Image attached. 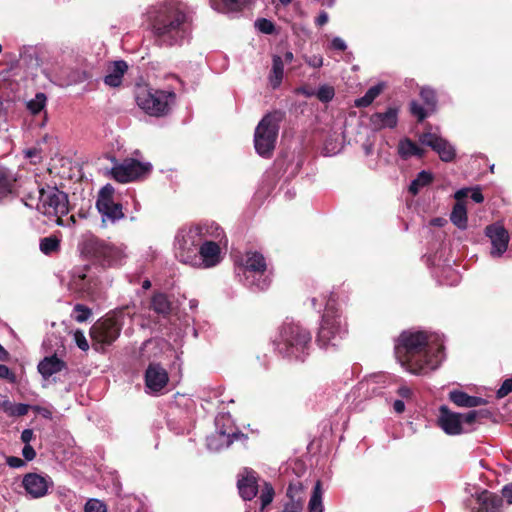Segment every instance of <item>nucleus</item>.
I'll return each mask as SVG.
<instances>
[{
	"label": "nucleus",
	"instance_id": "obj_15",
	"mask_svg": "<svg viewBox=\"0 0 512 512\" xmlns=\"http://www.w3.org/2000/svg\"><path fill=\"white\" fill-rule=\"evenodd\" d=\"M224 237V234L219 239L205 237L198 250V261H196L195 264H191L190 266L207 269L218 265L222 260L220 243Z\"/></svg>",
	"mask_w": 512,
	"mask_h": 512
},
{
	"label": "nucleus",
	"instance_id": "obj_33",
	"mask_svg": "<svg viewBox=\"0 0 512 512\" xmlns=\"http://www.w3.org/2000/svg\"><path fill=\"white\" fill-rule=\"evenodd\" d=\"M151 308L160 315L166 316L171 311V303L164 293H157L151 299Z\"/></svg>",
	"mask_w": 512,
	"mask_h": 512
},
{
	"label": "nucleus",
	"instance_id": "obj_44",
	"mask_svg": "<svg viewBox=\"0 0 512 512\" xmlns=\"http://www.w3.org/2000/svg\"><path fill=\"white\" fill-rule=\"evenodd\" d=\"M251 0H222L228 11H239L246 7Z\"/></svg>",
	"mask_w": 512,
	"mask_h": 512
},
{
	"label": "nucleus",
	"instance_id": "obj_58",
	"mask_svg": "<svg viewBox=\"0 0 512 512\" xmlns=\"http://www.w3.org/2000/svg\"><path fill=\"white\" fill-rule=\"evenodd\" d=\"M471 199L476 203H482L484 200V196L480 190V188L476 187L471 190Z\"/></svg>",
	"mask_w": 512,
	"mask_h": 512
},
{
	"label": "nucleus",
	"instance_id": "obj_54",
	"mask_svg": "<svg viewBox=\"0 0 512 512\" xmlns=\"http://www.w3.org/2000/svg\"><path fill=\"white\" fill-rule=\"evenodd\" d=\"M486 404V400L477 396H468L465 407L472 408Z\"/></svg>",
	"mask_w": 512,
	"mask_h": 512
},
{
	"label": "nucleus",
	"instance_id": "obj_29",
	"mask_svg": "<svg viewBox=\"0 0 512 512\" xmlns=\"http://www.w3.org/2000/svg\"><path fill=\"white\" fill-rule=\"evenodd\" d=\"M423 149L420 148L415 142L410 139H403L398 144V153L403 159H408L412 156L421 157Z\"/></svg>",
	"mask_w": 512,
	"mask_h": 512
},
{
	"label": "nucleus",
	"instance_id": "obj_41",
	"mask_svg": "<svg viewBox=\"0 0 512 512\" xmlns=\"http://www.w3.org/2000/svg\"><path fill=\"white\" fill-rule=\"evenodd\" d=\"M468 396L467 393L460 390H453L449 393V399L459 407H465Z\"/></svg>",
	"mask_w": 512,
	"mask_h": 512
},
{
	"label": "nucleus",
	"instance_id": "obj_60",
	"mask_svg": "<svg viewBox=\"0 0 512 512\" xmlns=\"http://www.w3.org/2000/svg\"><path fill=\"white\" fill-rule=\"evenodd\" d=\"M503 497L509 504H512V483L507 484L502 489Z\"/></svg>",
	"mask_w": 512,
	"mask_h": 512
},
{
	"label": "nucleus",
	"instance_id": "obj_48",
	"mask_svg": "<svg viewBox=\"0 0 512 512\" xmlns=\"http://www.w3.org/2000/svg\"><path fill=\"white\" fill-rule=\"evenodd\" d=\"M10 416H24L29 411V405L24 403H17L10 406Z\"/></svg>",
	"mask_w": 512,
	"mask_h": 512
},
{
	"label": "nucleus",
	"instance_id": "obj_21",
	"mask_svg": "<svg viewBox=\"0 0 512 512\" xmlns=\"http://www.w3.org/2000/svg\"><path fill=\"white\" fill-rule=\"evenodd\" d=\"M422 144L431 147L444 162H451L456 155L454 146L436 133H424L420 137Z\"/></svg>",
	"mask_w": 512,
	"mask_h": 512
},
{
	"label": "nucleus",
	"instance_id": "obj_7",
	"mask_svg": "<svg viewBox=\"0 0 512 512\" xmlns=\"http://www.w3.org/2000/svg\"><path fill=\"white\" fill-rule=\"evenodd\" d=\"M240 281L254 291L265 290L270 286L271 277L264 256L256 251H248L237 268Z\"/></svg>",
	"mask_w": 512,
	"mask_h": 512
},
{
	"label": "nucleus",
	"instance_id": "obj_37",
	"mask_svg": "<svg viewBox=\"0 0 512 512\" xmlns=\"http://www.w3.org/2000/svg\"><path fill=\"white\" fill-rule=\"evenodd\" d=\"M274 498V489L271 484L265 482L260 494L261 511H263Z\"/></svg>",
	"mask_w": 512,
	"mask_h": 512
},
{
	"label": "nucleus",
	"instance_id": "obj_27",
	"mask_svg": "<svg viewBox=\"0 0 512 512\" xmlns=\"http://www.w3.org/2000/svg\"><path fill=\"white\" fill-rule=\"evenodd\" d=\"M15 182L14 173L5 167H0V200L14 191Z\"/></svg>",
	"mask_w": 512,
	"mask_h": 512
},
{
	"label": "nucleus",
	"instance_id": "obj_11",
	"mask_svg": "<svg viewBox=\"0 0 512 512\" xmlns=\"http://www.w3.org/2000/svg\"><path fill=\"white\" fill-rule=\"evenodd\" d=\"M68 289L81 296H93L98 291L99 280L88 265L76 266L69 273Z\"/></svg>",
	"mask_w": 512,
	"mask_h": 512
},
{
	"label": "nucleus",
	"instance_id": "obj_51",
	"mask_svg": "<svg viewBox=\"0 0 512 512\" xmlns=\"http://www.w3.org/2000/svg\"><path fill=\"white\" fill-rule=\"evenodd\" d=\"M330 48L337 51H344L347 48L346 42L338 36L332 38Z\"/></svg>",
	"mask_w": 512,
	"mask_h": 512
},
{
	"label": "nucleus",
	"instance_id": "obj_9",
	"mask_svg": "<svg viewBox=\"0 0 512 512\" xmlns=\"http://www.w3.org/2000/svg\"><path fill=\"white\" fill-rule=\"evenodd\" d=\"M176 95L172 90L154 89L140 86L136 91V103L146 114L162 117L169 113Z\"/></svg>",
	"mask_w": 512,
	"mask_h": 512
},
{
	"label": "nucleus",
	"instance_id": "obj_38",
	"mask_svg": "<svg viewBox=\"0 0 512 512\" xmlns=\"http://www.w3.org/2000/svg\"><path fill=\"white\" fill-rule=\"evenodd\" d=\"M92 311L90 308L83 304H76L73 309V317L74 319L79 322H85L88 320V318L91 316Z\"/></svg>",
	"mask_w": 512,
	"mask_h": 512
},
{
	"label": "nucleus",
	"instance_id": "obj_1",
	"mask_svg": "<svg viewBox=\"0 0 512 512\" xmlns=\"http://www.w3.org/2000/svg\"><path fill=\"white\" fill-rule=\"evenodd\" d=\"M394 354L410 374L427 375L438 369L445 358L444 339L433 331L404 330L395 340Z\"/></svg>",
	"mask_w": 512,
	"mask_h": 512
},
{
	"label": "nucleus",
	"instance_id": "obj_32",
	"mask_svg": "<svg viewBox=\"0 0 512 512\" xmlns=\"http://www.w3.org/2000/svg\"><path fill=\"white\" fill-rule=\"evenodd\" d=\"M323 490L320 481H317L313 487V491L308 503V512H323Z\"/></svg>",
	"mask_w": 512,
	"mask_h": 512
},
{
	"label": "nucleus",
	"instance_id": "obj_13",
	"mask_svg": "<svg viewBox=\"0 0 512 512\" xmlns=\"http://www.w3.org/2000/svg\"><path fill=\"white\" fill-rule=\"evenodd\" d=\"M114 188L112 185L107 184L101 188L96 201V207L101 214L102 223L115 224L117 221L124 218L122 205L115 203L113 200Z\"/></svg>",
	"mask_w": 512,
	"mask_h": 512
},
{
	"label": "nucleus",
	"instance_id": "obj_17",
	"mask_svg": "<svg viewBox=\"0 0 512 512\" xmlns=\"http://www.w3.org/2000/svg\"><path fill=\"white\" fill-rule=\"evenodd\" d=\"M146 392L156 394L162 391L169 381V376L164 367L159 363H150L144 375Z\"/></svg>",
	"mask_w": 512,
	"mask_h": 512
},
{
	"label": "nucleus",
	"instance_id": "obj_12",
	"mask_svg": "<svg viewBox=\"0 0 512 512\" xmlns=\"http://www.w3.org/2000/svg\"><path fill=\"white\" fill-rule=\"evenodd\" d=\"M225 420L224 416L217 417L215 420L217 430L206 438L207 448L212 452H219L230 447L234 441H244L247 438L245 434L232 426L222 429L220 425Z\"/></svg>",
	"mask_w": 512,
	"mask_h": 512
},
{
	"label": "nucleus",
	"instance_id": "obj_56",
	"mask_svg": "<svg viewBox=\"0 0 512 512\" xmlns=\"http://www.w3.org/2000/svg\"><path fill=\"white\" fill-rule=\"evenodd\" d=\"M306 63L313 68H320L323 65V58L321 55H313L311 57H307Z\"/></svg>",
	"mask_w": 512,
	"mask_h": 512
},
{
	"label": "nucleus",
	"instance_id": "obj_19",
	"mask_svg": "<svg viewBox=\"0 0 512 512\" xmlns=\"http://www.w3.org/2000/svg\"><path fill=\"white\" fill-rule=\"evenodd\" d=\"M485 235L491 241L490 254L493 258L501 257L508 248L509 234L507 230L498 223L488 225L485 229Z\"/></svg>",
	"mask_w": 512,
	"mask_h": 512
},
{
	"label": "nucleus",
	"instance_id": "obj_14",
	"mask_svg": "<svg viewBox=\"0 0 512 512\" xmlns=\"http://www.w3.org/2000/svg\"><path fill=\"white\" fill-rule=\"evenodd\" d=\"M152 166L149 162H140L135 159H125L111 169V176L120 183L135 181L148 174Z\"/></svg>",
	"mask_w": 512,
	"mask_h": 512
},
{
	"label": "nucleus",
	"instance_id": "obj_26",
	"mask_svg": "<svg viewBox=\"0 0 512 512\" xmlns=\"http://www.w3.org/2000/svg\"><path fill=\"white\" fill-rule=\"evenodd\" d=\"M37 369L44 379H48L52 375L66 369V363L56 355L47 356L39 362Z\"/></svg>",
	"mask_w": 512,
	"mask_h": 512
},
{
	"label": "nucleus",
	"instance_id": "obj_50",
	"mask_svg": "<svg viewBox=\"0 0 512 512\" xmlns=\"http://www.w3.org/2000/svg\"><path fill=\"white\" fill-rule=\"evenodd\" d=\"M512 392V377L504 380L500 388L497 390L496 395L498 398H503Z\"/></svg>",
	"mask_w": 512,
	"mask_h": 512
},
{
	"label": "nucleus",
	"instance_id": "obj_10",
	"mask_svg": "<svg viewBox=\"0 0 512 512\" xmlns=\"http://www.w3.org/2000/svg\"><path fill=\"white\" fill-rule=\"evenodd\" d=\"M282 117L281 112L274 111L266 114L258 123L254 133V147L261 157L269 158L272 155Z\"/></svg>",
	"mask_w": 512,
	"mask_h": 512
},
{
	"label": "nucleus",
	"instance_id": "obj_43",
	"mask_svg": "<svg viewBox=\"0 0 512 512\" xmlns=\"http://www.w3.org/2000/svg\"><path fill=\"white\" fill-rule=\"evenodd\" d=\"M255 26L260 32L265 34H272L275 31V25L273 22L265 18L258 19L255 22Z\"/></svg>",
	"mask_w": 512,
	"mask_h": 512
},
{
	"label": "nucleus",
	"instance_id": "obj_61",
	"mask_svg": "<svg viewBox=\"0 0 512 512\" xmlns=\"http://www.w3.org/2000/svg\"><path fill=\"white\" fill-rule=\"evenodd\" d=\"M397 393L402 398L408 399L412 395V390L408 386H401V387L398 388Z\"/></svg>",
	"mask_w": 512,
	"mask_h": 512
},
{
	"label": "nucleus",
	"instance_id": "obj_39",
	"mask_svg": "<svg viewBox=\"0 0 512 512\" xmlns=\"http://www.w3.org/2000/svg\"><path fill=\"white\" fill-rule=\"evenodd\" d=\"M420 96L424 103L433 110L437 103L436 93L430 87H423L420 91Z\"/></svg>",
	"mask_w": 512,
	"mask_h": 512
},
{
	"label": "nucleus",
	"instance_id": "obj_4",
	"mask_svg": "<svg viewBox=\"0 0 512 512\" xmlns=\"http://www.w3.org/2000/svg\"><path fill=\"white\" fill-rule=\"evenodd\" d=\"M274 351L290 361L304 362L312 349L311 332L298 322L284 321L272 338Z\"/></svg>",
	"mask_w": 512,
	"mask_h": 512
},
{
	"label": "nucleus",
	"instance_id": "obj_36",
	"mask_svg": "<svg viewBox=\"0 0 512 512\" xmlns=\"http://www.w3.org/2000/svg\"><path fill=\"white\" fill-rule=\"evenodd\" d=\"M46 95L44 93H37L33 99L27 103V108L32 114L39 113L46 105Z\"/></svg>",
	"mask_w": 512,
	"mask_h": 512
},
{
	"label": "nucleus",
	"instance_id": "obj_47",
	"mask_svg": "<svg viewBox=\"0 0 512 512\" xmlns=\"http://www.w3.org/2000/svg\"><path fill=\"white\" fill-rule=\"evenodd\" d=\"M289 499L290 501L284 506V512H300L303 506L302 497Z\"/></svg>",
	"mask_w": 512,
	"mask_h": 512
},
{
	"label": "nucleus",
	"instance_id": "obj_49",
	"mask_svg": "<svg viewBox=\"0 0 512 512\" xmlns=\"http://www.w3.org/2000/svg\"><path fill=\"white\" fill-rule=\"evenodd\" d=\"M24 155L33 164L39 163L42 160L41 150L35 147L26 149Z\"/></svg>",
	"mask_w": 512,
	"mask_h": 512
},
{
	"label": "nucleus",
	"instance_id": "obj_22",
	"mask_svg": "<svg viewBox=\"0 0 512 512\" xmlns=\"http://www.w3.org/2000/svg\"><path fill=\"white\" fill-rule=\"evenodd\" d=\"M237 487L241 498L245 501L252 500L258 492V475L249 468H244L239 474Z\"/></svg>",
	"mask_w": 512,
	"mask_h": 512
},
{
	"label": "nucleus",
	"instance_id": "obj_25",
	"mask_svg": "<svg viewBox=\"0 0 512 512\" xmlns=\"http://www.w3.org/2000/svg\"><path fill=\"white\" fill-rule=\"evenodd\" d=\"M127 70L128 65L124 60L109 63L103 79L105 85L112 88L119 87Z\"/></svg>",
	"mask_w": 512,
	"mask_h": 512
},
{
	"label": "nucleus",
	"instance_id": "obj_34",
	"mask_svg": "<svg viewBox=\"0 0 512 512\" xmlns=\"http://www.w3.org/2000/svg\"><path fill=\"white\" fill-rule=\"evenodd\" d=\"M433 181V175L431 172L423 170L418 173L417 177L411 182L409 186V192L413 195L419 193V191L428 186Z\"/></svg>",
	"mask_w": 512,
	"mask_h": 512
},
{
	"label": "nucleus",
	"instance_id": "obj_46",
	"mask_svg": "<svg viewBox=\"0 0 512 512\" xmlns=\"http://www.w3.org/2000/svg\"><path fill=\"white\" fill-rule=\"evenodd\" d=\"M410 112L417 117L419 121H423L427 117L425 108L416 101L410 103Z\"/></svg>",
	"mask_w": 512,
	"mask_h": 512
},
{
	"label": "nucleus",
	"instance_id": "obj_42",
	"mask_svg": "<svg viewBox=\"0 0 512 512\" xmlns=\"http://www.w3.org/2000/svg\"><path fill=\"white\" fill-rule=\"evenodd\" d=\"M84 512H106V506L98 499H90L85 504Z\"/></svg>",
	"mask_w": 512,
	"mask_h": 512
},
{
	"label": "nucleus",
	"instance_id": "obj_35",
	"mask_svg": "<svg viewBox=\"0 0 512 512\" xmlns=\"http://www.w3.org/2000/svg\"><path fill=\"white\" fill-rule=\"evenodd\" d=\"M60 247V240L56 236L45 237L40 241V250L46 255L52 254Z\"/></svg>",
	"mask_w": 512,
	"mask_h": 512
},
{
	"label": "nucleus",
	"instance_id": "obj_52",
	"mask_svg": "<svg viewBox=\"0 0 512 512\" xmlns=\"http://www.w3.org/2000/svg\"><path fill=\"white\" fill-rule=\"evenodd\" d=\"M388 378H390V377L385 374L375 375V376H372L370 379H367L365 382H361L360 384L362 387L367 386V388H369V386L371 384L385 382V380Z\"/></svg>",
	"mask_w": 512,
	"mask_h": 512
},
{
	"label": "nucleus",
	"instance_id": "obj_59",
	"mask_svg": "<svg viewBox=\"0 0 512 512\" xmlns=\"http://www.w3.org/2000/svg\"><path fill=\"white\" fill-rule=\"evenodd\" d=\"M33 437L34 433L32 429H24L21 433V440L25 445L29 444Z\"/></svg>",
	"mask_w": 512,
	"mask_h": 512
},
{
	"label": "nucleus",
	"instance_id": "obj_28",
	"mask_svg": "<svg viewBox=\"0 0 512 512\" xmlns=\"http://www.w3.org/2000/svg\"><path fill=\"white\" fill-rule=\"evenodd\" d=\"M284 75V61L278 56L274 55L272 58V69L269 74V83L273 89L281 85Z\"/></svg>",
	"mask_w": 512,
	"mask_h": 512
},
{
	"label": "nucleus",
	"instance_id": "obj_31",
	"mask_svg": "<svg viewBox=\"0 0 512 512\" xmlns=\"http://www.w3.org/2000/svg\"><path fill=\"white\" fill-rule=\"evenodd\" d=\"M384 89L383 83H378L372 87H370L364 96L355 100V106L358 108H366L370 106L373 101L381 94Z\"/></svg>",
	"mask_w": 512,
	"mask_h": 512
},
{
	"label": "nucleus",
	"instance_id": "obj_53",
	"mask_svg": "<svg viewBox=\"0 0 512 512\" xmlns=\"http://www.w3.org/2000/svg\"><path fill=\"white\" fill-rule=\"evenodd\" d=\"M302 491V485L300 483L290 484L287 489V497L298 498L301 497L299 494Z\"/></svg>",
	"mask_w": 512,
	"mask_h": 512
},
{
	"label": "nucleus",
	"instance_id": "obj_64",
	"mask_svg": "<svg viewBox=\"0 0 512 512\" xmlns=\"http://www.w3.org/2000/svg\"><path fill=\"white\" fill-rule=\"evenodd\" d=\"M76 340H77V345L80 349L85 351L89 348L88 342L83 335H80V336L76 335Z\"/></svg>",
	"mask_w": 512,
	"mask_h": 512
},
{
	"label": "nucleus",
	"instance_id": "obj_55",
	"mask_svg": "<svg viewBox=\"0 0 512 512\" xmlns=\"http://www.w3.org/2000/svg\"><path fill=\"white\" fill-rule=\"evenodd\" d=\"M6 463L11 468H21V467H24L26 465L25 460H23V459H21L19 457H15V456L7 457Z\"/></svg>",
	"mask_w": 512,
	"mask_h": 512
},
{
	"label": "nucleus",
	"instance_id": "obj_45",
	"mask_svg": "<svg viewBox=\"0 0 512 512\" xmlns=\"http://www.w3.org/2000/svg\"><path fill=\"white\" fill-rule=\"evenodd\" d=\"M480 415V412L472 410L465 414H461V422L464 427H471L472 430L474 429L473 425Z\"/></svg>",
	"mask_w": 512,
	"mask_h": 512
},
{
	"label": "nucleus",
	"instance_id": "obj_62",
	"mask_svg": "<svg viewBox=\"0 0 512 512\" xmlns=\"http://www.w3.org/2000/svg\"><path fill=\"white\" fill-rule=\"evenodd\" d=\"M328 19V14L325 11H322L315 20L316 25L323 26L328 22Z\"/></svg>",
	"mask_w": 512,
	"mask_h": 512
},
{
	"label": "nucleus",
	"instance_id": "obj_3",
	"mask_svg": "<svg viewBox=\"0 0 512 512\" xmlns=\"http://www.w3.org/2000/svg\"><path fill=\"white\" fill-rule=\"evenodd\" d=\"M31 189L23 192L22 201L25 206L36 209L58 226H68L69 222L74 221L73 216L66 222L63 216L69 212L68 196L54 186L41 187L36 181L28 183Z\"/></svg>",
	"mask_w": 512,
	"mask_h": 512
},
{
	"label": "nucleus",
	"instance_id": "obj_30",
	"mask_svg": "<svg viewBox=\"0 0 512 512\" xmlns=\"http://www.w3.org/2000/svg\"><path fill=\"white\" fill-rule=\"evenodd\" d=\"M451 222L459 229L467 228V209L462 202H457L450 215Z\"/></svg>",
	"mask_w": 512,
	"mask_h": 512
},
{
	"label": "nucleus",
	"instance_id": "obj_57",
	"mask_svg": "<svg viewBox=\"0 0 512 512\" xmlns=\"http://www.w3.org/2000/svg\"><path fill=\"white\" fill-rule=\"evenodd\" d=\"M22 455L26 461H32L36 457V452L30 444H27L22 449Z\"/></svg>",
	"mask_w": 512,
	"mask_h": 512
},
{
	"label": "nucleus",
	"instance_id": "obj_5",
	"mask_svg": "<svg viewBox=\"0 0 512 512\" xmlns=\"http://www.w3.org/2000/svg\"><path fill=\"white\" fill-rule=\"evenodd\" d=\"M223 229L214 222H205L180 228L174 238V253L184 264H195L199 247L205 237L221 238Z\"/></svg>",
	"mask_w": 512,
	"mask_h": 512
},
{
	"label": "nucleus",
	"instance_id": "obj_63",
	"mask_svg": "<svg viewBox=\"0 0 512 512\" xmlns=\"http://www.w3.org/2000/svg\"><path fill=\"white\" fill-rule=\"evenodd\" d=\"M470 189L468 188H462L455 192L454 198L457 200V202H461V200L465 197H467Z\"/></svg>",
	"mask_w": 512,
	"mask_h": 512
},
{
	"label": "nucleus",
	"instance_id": "obj_16",
	"mask_svg": "<svg viewBox=\"0 0 512 512\" xmlns=\"http://www.w3.org/2000/svg\"><path fill=\"white\" fill-rule=\"evenodd\" d=\"M22 485L30 498L39 499L48 494L54 482L48 475L27 473L22 479Z\"/></svg>",
	"mask_w": 512,
	"mask_h": 512
},
{
	"label": "nucleus",
	"instance_id": "obj_24",
	"mask_svg": "<svg viewBox=\"0 0 512 512\" xmlns=\"http://www.w3.org/2000/svg\"><path fill=\"white\" fill-rule=\"evenodd\" d=\"M397 123L398 109L395 107H389L385 112H376L370 117V124L375 130L394 128Z\"/></svg>",
	"mask_w": 512,
	"mask_h": 512
},
{
	"label": "nucleus",
	"instance_id": "obj_6",
	"mask_svg": "<svg viewBox=\"0 0 512 512\" xmlns=\"http://www.w3.org/2000/svg\"><path fill=\"white\" fill-rule=\"evenodd\" d=\"M347 333V324L342 316L335 296L330 294L326 300L325 310L317 334V343L320 348L335 347Z\"/></svg>",
	"mask_w": 512,
	"mask_h": 512
},
{
	"label": "nucleus",
	"instance_id": "obj_20",
	"mask_svg": "<svg viewBox=\"0 0 512 512\" xmlns=\"http://www.w3.org/2000/svg\"><path fill=\"white\" fill-rule=\"evenodd\" d=\"M438 424L448 435H460L472 431L471 427H464L461 422V413H455L446 406L439 409Z\"/></svg>",
	"mask_w": 512,
	"mask_h": 512
},
{
	"label": "nucleus",
	"instance_id": "obj_8",
	"mask_svg": "<svg viewBox=\"0 0 512 512\" xmlns=\"http://www.w3.org/2000/svg\"><path fill=\"white\" fill-rule=\"evenodd\" d=\"M81 250L87 258L102 268L121 266L127 256L123 246L95 237L87 238L83 242Z\"/></svg>",
	"mask_w": 512,
	"mask_h": 512
},
{
	"label": "nucleus",
	"instance_id": "obj_18",
	"mask_svg": "<svg viewBox=\"0 0 512 512\" xmlns=\"http://www.w3.org/2000/svg\"><path fill=\"white\" fill-rule=\"evenodd\" d=\"M470 512H501L502 498L483 490L468 500Z\"/></svg>",
	"mask_w": 512,
	"mask_h": 512
},
{
	"label": "nucleus",
	"instance_id": "obj_2",
	"mask_svg": "<svg viewBox=\"0 0 512 512\" xmlns=\"http://www.w3.org/2000/svg\"><path fill=\"white\" fill-rule=\"evenodd\" d=\"M148 18L155 41L161 46L180 45L190 34V22L184 6L176 0L151 7Z\"/></svg>",
	"mask_w": 512,
	"mask_h": 512
},
{
	"label": "nucleus",
	"instance_id": "obj_40",
	"mask_svg": "<svg viewBox=\"0 0 512 512\" xmlns=\"http://www.w3.org/2000/svg\"><path fill=\"white\" fill-rule=\"evenodd\" d=\"M334 89L328 85H322L316 91V97L322 102H329L334 97Z\"/></svg>",
	"mask_w": 512,
	"mask_h": 512
},
{
	"label": "nucleus",
	"instance_id": "obj_23",
	"mask_svg": "<svg viewBox=\"0 0 512 512\" xmlns=\"http://www.w3.org/2000/svg\"><path fill=\"white\" fill-rule=\"evenodd\" d=\"M92 337L102 344H111L120 335L119 326L110 320L99 322L91 328Z\"/></svg>",
	"mask_w": 512,
	"mask_h": 512
}]
</instances>
